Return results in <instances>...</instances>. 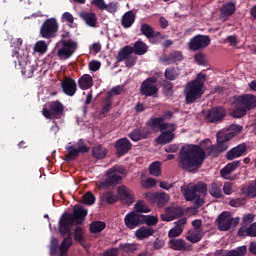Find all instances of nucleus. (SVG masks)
<instances>
[{"instance_id": "obj_39", "label": "nucleus", "mask_w": 256, "mask_h": 256, "mask_svg": "<svg viewBox=\"0 0 256 256\" xmlns=\"http://www.w3.org/2000/svg\"><path fill=\"white\" fill-rule=\"evenodd\" d=\"M235 108L231 111L230 115L234 119H241V117H245L247 115V110L240 106L237 101H234Z\"/></svg>"}, {"instance_id": "obj_26", "label": "nucleus", "mask_w": 256, "mask_h": 256, "mask_svg": "<svg viewBox=\"0 0 256 256\" xmlns=\"http://www.w3.org/2000/svg\"><path fill=\"white\" fill-rule=\"evenodd\" d=\"M165 213L161 215L162 221H173V219H177V217H183L185 212L181 207H167L165 208Z\"/></svg>"}, {"instance_id": "obj_53", "label": "nucleus", "mask_w": 256, "mask_h": 256, "mask_svg": "<svg viewBox=\"0 0 256 256\" xmlns=\"http://www.w3.org/2000/svg\"><path fill=\"white\" fill-rule=\"evenodd\" d=\"M102 201H105L109 205L115 204L116 201H118V198L113 192H106L102 195Z\"/></svg>"}, {"instance_id": "obj_14", "label": "nucleus", "mask_w": 256, "mask_h": 256, "mask_svg": "<svg viewBox=\"0 0 256 256\" xmlns=\"http://www.w3.org/2000/svg\"><path fill=\"white\" fill-rule=\"evenodd\" d=\"M157 78L149 77L141 83L140 93L145 95V97H153L159 93V88H157Z\"/></svg>"}, {"instance_id": "obj_48", "label": "nucleus", "mask_w": 256, "mask_h": 256, "mask_svg": "<svg viewBox=\"0 0 256 256\" xmlns=\"http://www.w3.org/2000/svg\"><path fill=\"white\" fill-rule=\"evenodd\" d=\"M159 223V218L153 215H143L142 225H147L148 227H153Z\"/></svg>"}, {"instance_id": "obj_30", "label": "nucleus", "mask_w": 256, "mask_h": 256, "mask_svg": "<svg viewBox=\"0 0 256 256\" xmlns=\"http://www.w3.org/2000/svg\"><path fill=\"white\" fill-rule=\"evenodd\" d=\"M135 19H137V15L134 14L132 10L127 11L123 14L121 19V25L124 29H129L133 27V23H135Z\"/></svg>"}, {"instance_id": "obj_17", "label": "nucleus", "mask_w": 256, "mask_h": 256, "mask_svg": "<svg viewBox=\"0 0 256 256\" xmlns=\"http://www.w3.org/2000/svg\"><path fill=\"white\" fill-rule=\"evenodd\" d=\"M58 230L61 237H65L59 246L60 256H65L69 253V249L71 245H73V238H71V229L69 228V232L61 231V224H58Z\"/></svg>"}, {"instance_id": "obj_5", "label": "nucleus", "mask_w": 256, "mask_h": 256, "mask_svg": "<svg viewBox=\"0 0 256 256\" xmlns=\"http://www.w3.org/2000/svg\"><path fill=\"white\" fill-rule=\"evenodd\" d=\"M12 57H16V60H14L15 67H17L18 63L23 77L31 79L33 73L37 71V63H31V61H29V52L24 50L15 51V54H13Z\"/></svg>"}, {"instance_id": "obj_54", "label": "nucleus", "mask_w": 256, "mask_h": 256, "mask_svg": "<svg viewBox=\"0 0 256 256\" xmlns=\"http://www.w3.org/2000/svg\"><path fill=\"white\" fill-rule=\"evenodd\" d=\"M118 249L124 251V253H135V251H137V245L129 243L120 244Z\"/></svg>"}, {"instance_id": "obj_9", "label": "nucleus", "mask_w": 256, "mask_h": 256, "mask_svg": "<svg viewBox=\"0 0 256 256\" xmlns=\"http://www.w3.org/2000/svg\"><path fill=\"white\" fill-rule=\"evenodd\" d=\"M59 33V22L56 18L46 19L40 27V35L43 39H55Z\"/></svg>"}, {"instance_id": "obj_56", "label": "nucleus", "mask_w": 256, "mask_h": 256, "mask_svg": "<svg viewBox=\"0 0 256 256\" xmlns=\"http://www.w3.org/2000/svg\"><path fill=\"white\" fill-rule=\"evenodd\" d=\"M76 150L78 151V155H79L80 153H82V154L89 153L90 148H89V146L85 145V140L80 139L78 141V146H77Z\"/></svg>"}, {"instance_id": "obj_38", "label": "nucleus", "mask_w": 256, "mask_h": 256, "mask_svg": "<svg viewBox=\"0 0 256 256\" xmlns=\"http://www.w3.org/2000/svg\"><path fill=\"white\" fill-rule=\"evenodd\" d=\"M147 49H149L147 44H145V42L141 40H138L134 43L132 47V53H134L135 55H145V53H147Z\"/></svg>"}, {"instance_id": "obj_58", "label": "nucleus", "mask_w": 256, "mask_h": 256, "mask_svg": "<svg viewBox=\"0 0 256 256\" xmlns=\"http://www.w3.org/2000/svg\"><path fill=\"white\" fill-rule=\"evenodd\" d=\"M194 61H196L198 65H207V56L202 52H199L195 54Z\"/></svg>"}, {"instance_id": "obj_32", "label": "nucleus", "mask_w": 256, "mask_h": 256, "mask_svg": "<svg viewBox=\"0 0 256 256\" xmlns=\"http://www.w3.org/2000/svg\"><path fill=\"white\" fill-rule=\"evenodd\" d=\"M155 233V229L147 226H142L138 230H136L135 235L139 241H143V239H148V237L153 236Z\"/></svg>"}, {"instance_id": "obj_41", "label": "nucleus", "mask_w": 256, "mask_h": 256, "mask_svg": "<svg viewBox=\"0 0 256 256\" xmlns=\"http://www.w3.org/2000/svg\"><path fill=\"white\" fill-rule=\"evenodd\" d=\"M235 11H237V8L233 2L223 5L220 9L221 15H224L225 17H231Z\"/></svg>"}, {"instance_id": "obj_46", "label": "nucleus", "mask_w": 256, "mask_h": 256, "mask_svg": "<svg viewBox=\"0 0 256 256\" xmlns=\"http://www.w3.org/2000/svg\"><path fill=\"white\" fill-rule=\"evenodd\" d=\"M85 229L83 227L77 226L74 229V240L77 243H80V245H83V242L85 241Z\"/></svg>"}, {"instance_id": "obj_7", "label": "nucleus", "mask_w": 256, "mask_h": 256, "mask_svg": "<svg viewBox=\"0 0 256 256\" xmlns=\"http://www.w3.org/2000/svg\"><path fill=\"white\" fill-rule=\"evenodd\" d=\"M121 175H125V168L121 166H114L110 168L106 173L107 179L100 183V187L102 189H107L121 184V181H123V177Z\"/></svg>"}, {"instance_id": "obj_8", "label": "nucleus", "mask_w": 256, "mask_h": 256, "mask_svg": "<svg viewBox=\"0 0 256 256\" xmlns=\"http://www.w3.org/2000/svg\"><path fill=\"white\" fill-rule=\"evenodd\" d=\"M181 191L184 195V199L187 201H195V198L199 195L205 197L207 195V184L205 182H199L192 186L181 187Z\"/></svg>"}, {"instance_id": "obj_15", "label": "nucleus", "mask_w": 256, "mask_h": 256, "mask_svg": "<svg viewBox=\"0 0 256 256\" xmlns=\"http://www.w3.org/2000/svg\"><path fill=\"white\" fill-rule=\"evenodd\" d=\"M145 199L152 203V205H157L158 207H165L169 203V194L165 192H147L145 194Z\"/></svg>"}, {"instance_id": "obj_36", "label": "nucleus", "mask_w": 256, "mask_h": 256, "mask_svg": "<svg viewBox=\"0 0 256 256\" xmlns=\"http://www.w3.org/2000/svg\"><path fill=\"white\" fill-rule=\"evenodd\" d=\"M111 94H107L106 97L103 98L101 103V112L100 115H107L109 111H111V107H113V100Z\"/></svg>"}, {"instance_id": "obj_35", "label": "nucleus", "mask_w": 256, "mask_h": 256, "mask_svg": "<svg viewBox=\"0 0 256 256\" xmlns=\"http://www.w3.org/2000/svg\"><path fill=\"white\" fill-rule=\"evenodd\" d=\"M168 245L174 251H185L187 249V244L183 239L172 238L169 240Z\"/></svg>"}, {"instance_id": "obj_27", "label": "nucleus", "mask_w": 256, "mask_h": 256, "mask_svg": "<svg viewBox=\"0 0 256 256\" xmlns=\"http://www.w3.org/2000/svg\"><path fill=\"white\" fill-rule=\"evenodd\" d=\"M149 135H151V132L147 128H136L128 134V137L131 141L137 142L149 139Z\"/></svg>"}, {"instance_id": "obj_44", "label": "nucleus", "mask_w": 256, "mask_h": 256, "mask_svg": "<svg viewBox=\"0 0 256 256\" xmlns=\"http://www.w3.org/2000/svg\"><path fill=\"white\" fill-rule=\"evenodd\" d=\"M164 77L167 81H175L179 77V71L175 67L166 68L164 72Z\"/></svg>"}, {"instance_id": "obj_57", "label": "nucleus", "mask_w": 256, "mask_h": 256, "mask_svg": "<svg viewBox=\"0 0 256 256\" xmlns=\"http://www.w3.org/2000/svg\"><path fill=\"white\" fill-rule=\"evenodd\" d=\"M181 233H183V228L179 226H175L174 228L169 230L168 237L170 239H175V237H179Z\"/></svg>"}, {"instance_id": "obj_62", "label": "nucleus", "mask_w": 256, "mask_h": 256, "mask_svg": "<svg viewBox=\"0 0 256 256\" xmlns=\"http://www.w3.org/2000/svg\"><path fill=\"white\" fill-rule=\"evenodd\" d=\"M99 69H101V62L97 60H92L89 62L90 71L96 72V71H99Z\"/></svg>"}, {"instance_id": "obj_12", "label": "nucleus", "mask_w": 256, "mask_h": 256, "mask_svg": "<svg viewBox=\"0 0 256 256\" xmlns=\"http://www.w3.org/2000/svg\"><path fill=\"white\" fill-rule=\"evenodd\" d=\"M211 45V38L207 35H195L193 36L189 43H188V48L190 51H203L204 49H207Z\"/></svg>"}, {"instance_id": "obj_43", "label": "nucleus", "mask_w": 256, "mask_h": 256, "mask_svg": "<svg viewBox=\"0 0 256 256\" xmlns=\"http://www.w3.org/2000/svg\"><path fill=\"white\" fill-rule=\"evenodd\" d=\"M107 224L103 221H94L90 224V233H101L104 231Z\"/></svg>"}, {"instance_id": "obj_22", "label": "nucleus", "mask_w": 256, "mask_h": 256, "mask_svg": "<svg viewBox=\"0 0 256 256\" xmlns=\"http://www.w3.org/2000/svg\"><path fill=\"white\" fill-rule=\"evenodd\" d=\"M247 155V144L241 143L230 149L225 157L227 161H234V159H239V157H245Z\"/></svg>"}, {"instance_id": "obj_64", "label": "nucleus", "mask_w": 256, "mask_h": 256, "mask_svg": "<svg viewBox=\"0 0 256 256\" xmlns=\"http://www.w3.org/2000/svg\"><path fill=\"white\" fill-rule=\"evenodd\" d=\"M104 11H107L108 13H115L117 11V4H115V2L105 4Z\"/></svg>"}, {"instance_id": "obj_45", "label": "nucleus", "mask_w": 256, "mask_h": 256, "mask_svg": "<svg viewBox=\"0 0 256 256\" xmlns=\"http://www.w3.org/2000/svg\"><path fill=\"white\" fill-rule=\"evenodd\" d=\"M134 213H138V215H141V213H151V209L148 208L147 205H145V202L143 200H139L134 205Z\"/></svg>"}, {"instance_id": "obj_31", "label": "nucleus", "mask_w": 256, "mask_h": 256, "mask_svg": "<svg viewBox=\"0 0 256 256\" xmlns=\"http://www.w3.org/2000/svg\"><path fill=\"white\" fill-rule=\"evenodd\" d=\"M78 86L82 91H87L93 87V77L89 74H84L78 79Z\"/></svg>"}, {"instance_id": "obj_24", "label": "nucleus", "mask_w": 256, "mask_h": 256, "mask_svg": "<svg viewBox=\"0 0 256 256\" xmlns=\"http://www.w3.org/2000/svg\"><path fill=\"white\" fill-rule=\"evenodd\" d=\"M62 91L68 97L77 93V82L71 77H65L61 82Z\"/></svg>"}, {"instance_id": "obj_28", "label": "nucleus", "mask_w": 256, "mask_h": 256, "mask_svg": "<svg viewBox=\"0 0 256 256\" xmlns=\"http://www.w3.org/2000/svg\"><path fill=\"white\" fill-rule=\"evenodd\" d=\"M175 130L168 129L167 131L163 130L162 133L156 138L158 145H167L175 139Z\"/></svg>"}, {"instance_id": "obj_13", "label": "nucleus", "mask_w": 256, "mask_h": 256, "mask_svg": "<svg viewBox=\"0 0 256 256\" xmlns=\"http://www.w3.org/2000/svg\"><path fill=\"white\" fill-rule=\"evenodd\" d=\"M62 48L58 49V57H62L63 59H69L73 57L75 51H77V41L73 39L61 40Z\"/></svg>"}, {"instance_id": "obj_29", "label": "nucleus", "mask_w": 256, "mask_h": 256, "mask_svg": "<svg viewBox=\"0 0 256 256\" xmlns=\"http://www.w3.org/2000/svg\"><path fill=\"white\" fill-rule=\"evenodd\" d=\"M79 17L88 27H97V14L83 11L80 12Z\"/></svg>"}, {"instance_id": "obj_37", "label": "nucleus", "mask_w": 256, "mask_h": 256, "mask_svg": "<svg viewBox=\"0 0 256 256\" xmlns=\"http://www.w3.org/2000/svg\"><path fill=\"white\" fill-rule=\"evenodd\" d=\"M131 54H133V47L131 46H124L117 54L116 59L118 61V63H121L127 59H129V57H131Z\"/></svg>"}, {"instance_id": "obj_52", "label": "nucleus", "mask_w": 256, "mask_h": 256, "mask_svg": "<svg viewBox=\"0 0 256 256\" xmlns=\"http://www.w3.org/2000/svg\"><path fill=\"white\" fill-rule=\"evenodd\" d=\"M34 51L35 53H40L41 55H44V53H47V43L43 40L36 42L34 45Z\"/></svg>"}, {"instance_id": "obj_40", "label": "nucleus", "mask_w": 256, "mask_h": 256, "mask_svg": "<svg viewBox=\"0 0 256 256\" xmlns=\"http://www.w3.org/2000/svg\"><path fill=\"white\" fill-rule=\"evenodd\" d=\"M92 155L95 159H105V157H107V148L103 145L94 146L92 149Z\"/></svg>"}, {"instance_id": "obj_33", "label": "nucleus", "mask_w": 256, "mask_h": 256, "mask_svg": "<svg viewBox=\"0 0 256 256\" xmlns=\"http://www.w3.org/2000/svg\"><path fill=\"white\" fill-rule=\"evenodd\" d=\"M238 237H256V222L250 224V227H240L237 232Z\"/></svg>"}, {"instance_id": "obj_19", "label": "nucleus", "mask_w": 256, "mask_h": 256, "mask_svg": "<svg viewBox=\"0 0 256 256\" xmlns=\"http://www.w3.org/2000/svg\"><path fill=\"white\" fill-rule=\"evenodd\" d=\"M124 223L127 229H136L139 225H143V214L129 212L124 218Z\"/></svg>"}, {"instance_id": "obj_50", "label": "nucleus", "mask_w": 256, "mask_h": 256, "mask_svg": "<svg viewBox=\"0 0 256 256\" xmlns=\"http://www.w3.org/2000/svg\"><path fill=\"white\" fill-rule=\"evenodd\" d=\"M95 194L91 191L86 192L83 196H82V203L84 205H95Z\"/></svg>"}, {"instance_id": "obj_59", "label": "nucleus", "mask_w": 256, "mask_h": 256, "mask_svg": "<svg viewBox=\"0 0 256 256\" xmlns=\"http://www.w3.org/2000/svg\"><path fill=\"white\" fill-rule=\"evenodd\" d=\"M220 131H229V133H233V137H235L237 133H241V131H243V126L232 124L230 125L229 129L220 130Z\"/></svg>"}, {"instance_id": "obj_63", "label": "nucleus", "mask_w": 256, "mask_h": 256, "mask_svg": "<svg viewBox=\"0 0 256 256\" xmlns=\"http://www.w3.org/2000/svg\"><path fill=\"white\" fill-rule=\"evenodd\" d=\"M229 205L231 207H241V205H245V199L243 198L232 199L230 200Z\"/></svg>"}, {"instance_id": "obj_6", "label": "nucleus", "mask_w": 256, "mask_h": 256, "mask_svg": "<svg viewBox=\"0 0 256 256\" xmlns=\"http://www.w3.org/2000/svg\"><path fill=\"white\" fill-rule=\"evenodd\" d=\"M169 119H173V112L166 111L161 117H151L146 122V126L152 129L157 127L159 131H167V129H171V131H177L176 124L165 122L169 121Z\"/></svg>"}, {"instance_id": "obj_18", "label": "nucleus", "mask_w": 256, "mask_h": 256, "mask_svg": "<svg viewBox=\"0 0 256 256\" xmlns=\"http://www.w3.org/2000/svg\"><path fill=\"white\" fill-rule=\"evenodd\" d=\"M234 99L237 101L238 105L242 106L247 111H251V109H255L256 107V96L253 94L235 96Z\"/></svg>"}, {"instance_id": "obj_61", "label": "nucleus", "mask_w": 256, "mask_h": 256, "mask_svg": "<svg viewBox=\"0 0 256 256\" xmlns=\"http://www.w3.org/2000/svg\"><path fill=\"white\" fill-rule=\"evenodd\" d=\"M90 4L97 7L100 11H105V0H92Z\"/></svg>"}, {"instance_id": "obj_49", "label": "nucleus", "mask_w": 256, "mask_h": 256, "mask_svg": "<svg viewBox=\"0 0 256 256\" xmlns=\"http://www.w3.org/2000/svg\"><path fill=\"white\" fill-rule=\"evenodd\" d=\"M66 150L68 151V154L66 155L65 161H75V159L79 157V151L75 146H68Z\"/></svg>"}, {"instance_id": "obj_3", "label": "nucleus", "mask_w": 256, "mask_h": 256, "mask_svg": "<svg viewBox=\"0 0 256 256\" xmlns=\"http://www.w3.org/2000/svg\"><path fill=\"white\" fill-rule=\"evenodd\" d=\"M206 76L199 73L195 80L189 81L184 89L185 102L187 105L195 103L197 99H201L205 93L203 87H205Z\"/></svg>"}, {"instance_id": "obj_23", "label": "nucleus", "mask_w": 256, "mask_h": 256, "mask_svg": "<svg viewBox=\"0 0 256 256\" xmlns=\"http://www.w3.org/2000/svg\"><path fill=\"white\" fill-rule=\"evenodd\" d=\"M117 193L119 199L122 200V202L125 203L126 205H131L135 203V194H133V191L127 188V186H119L117 189Z\"/></svg>"}, {"instance_id": "obj_2", "label": "nucleus", "mask_w": 256, "mask_h": 256, "mask_svg": "<svg viewBox=\"0 0 256 256\" xmlns=\"http://www.w3.org/2000/svg\"><path fill=\"white\" fill-rule=\"evenodd\" d=\"M85 217H87V209L83 208L81 205H75L73 214L67 212L63 213L58 225H61V231L63 233H69V229L71 230L74 223L76 225H83Z\"/></svg>"}, {"instance_id": "obj_4", "label": "nucleus", "mask_w": 256, "mask_h": 256, "mask_svg": "<svg viewBox=\"0 0 256 256\" xmlns=\"http://www.w3.org/2000/svg\"><path fill=\"white\" fill-rule=\"evenodd\" d=\"M206 76L199 73L195 80L189 81L184 89L185 102L187 105L195 103L197 99H201L205 93L203 87H205Z\"/></svg>"}, {"instance_id": "obj_20", "label": "nucleus", "mask_w": 256, "mask_h": 256, "mask_svg": "<svg viewBox=\"0 0 256 256\" xmlns=\"http://www.w3.org/2000/svg\"><path fill=\"white\" fill-rule=\"evenodd\" d=\"M241 167V161L236 160L228 163L225 167L220 170V175L227 181H235V176L231 175L233 171H237Z\"/></svg>"}, {"instance_id": "obj_55", "label": "nucleus", "mask_w": 256, "mask_h": 256, "mask_svg": "<svg viewBox=\"0 0 256 256\" xmlns=\"http://www.w3.org/2000/svg\"><path fill=\"white\" fill-rule=\"evenodd\" d=\"M162 88L165 95H169L170 97L171 95H173V83L170 82L169 80H164L162 82Z\"/></svg>"}, {"instance_id": "obj_51", "label": "nucleus", "mask_w": 256, "mask_h": 256, "mask_svg": "<svg viewBox=\"0 0 256 256\" xmlns=\"http://www.w3.org/2000/svg\"><path fill=\"white\" fill-rule=\"evenodd\" d=\"M149 172L150 175H153L154 177H159V175H161V162H153L149 167Z\"/></svg>"}, {"instance_id": "obj_42", "label": "nucleus", "mask_w": 256, "mask_h": 256, "mask_svg": "<svg viewBox=\"0 0 256 256\" xmlns=\"http://www.w3.org/2000/svg\"><path fill=\"white\" fill-rule=\"evenodd\" d=\"M209 194L214 199H221L223 197V192L221 190V184L219 183H212L211 188L209 190Z\"/></svg>"}, {"instance_id": "obj_10", "label": "nucleus", "mask_w": 256, "mask_h": 256, "mask_svg": "<svg viewBox=\"0 0 256 256\" xmlns=\"http://www.w3.org/2000/svg\"><path fill=\"white\" fill-rule=\"evenodd\" d=\"M219 231H229L231 227H237L239 217L233 218L231 212L224 211L216 219Z\"/></svg>"}, {"instance_id": "obj_1", "label": "nucleus", "mask_w": 256, "mask_h": 256, "mask_svg": "<svg viewBox=\"0 0 256 256\" xmlns=\"http://www.w3.org/2000/svg\"><path fill=\"white\" fill-rule=\"evenodd\" d=\"M233 133L229 131H219L216 135L217 143L204 146V149L195 144L184 146L179 152L178 165L183 171L197 173L203 167L207 155L219 157L229 149V141L233 139Z\"/></svg>"}, {"instance_id": "obj_25", "label": "nucleus", "mask_w": 256, "mask_h": 256, "mask_svg": "<svg viewBox=\"0 0 256 256\" xmlns=\"http://www.w3.org/2000/svg\"><path fill=\"white\" fill-rule=\"evenodd\" d=\"M160 61L164 65H175V63H181V61H183V52L173 50L169 54L163 55L160 58Z\"/></svg>"}, {"instance_id": "obj_16", "label": "nucleus", "mask_w": 256, "mask_h": 256, "mask_svg": "<svg viewBox=\"0 0 256 256\" xmlns=\"http://www.w3.org/2000/svg\"><path fill=\"white\" fill-rule=\"evenodd\" d=\"M227 116V111L221 106H216L206 113V121L208 123H221Z\"/></svg>"}, {"instance_id": "obj_60", "label": "nucleus", "mask_w": 256, "mask_h": 256, "mask_svg": "<svg viewBox=\"0 0 256 256\" xmlns=\"http://www.w3.org/2000/svg\"><path fill=\"white\" fill-rule=\"evenodd\" d=\"M57 251H59V240L53 238L50 245V255H57Z\"/></svg>"}, {"instance_id": "obj_47", "label": "nucleus", "mask_w": 256, "mask_h": 256, "mask_svg": "<svg viewBox=\"0 0 256 256\" xmlns=\"http://www.w3.org/2000/svg\"><path fill=\"white\" fill-rule=\"evenodd\" d=\"M140 31L147 39H153L154 29L147 23L141 24Z\"/></svg>"}, {"instance_id": "obj_11", "label": "nucleus", "mask_w": 256, "mask_h": 256, "mask_svg": "<svg viewBox=\"0 0 256 256\" xmlns=\"http://www.w3.org/2000/svg\"><path fill=\"white\" fill-rule=\"evenodd\" d=\"M63 111H65V106L59 100H56L50 102L48 108H43L42 114L46 119H61Z\"/></svg>"}, {"instance_id": "obj_34", "label": "nucleus", "mask_w": 256, "mask_h": 256, "mask_svg": "<svg viewBox=\"0 0 256 256\" xmlns=\"http://www.w3.org/2000/svg\"><path fill=\"white\" fill-rule=\"evenodd\" d=\"M203 237H205L203 230H189L186 239L190 241V243H199Z\"/></svg>"}, {"instance_id": "obj_21", "label": "nucleus", "mask_w": 256, "mask_h": 256, "mask_svg": "<svg viewBox=\"0 0 256 256\" xmlns=\"http://www.w3.org/2000/svg\"><path fill=\"white\" fill-rule=\"evenodd\" d=\"M114 147L117 157H123L129 153L130 149H133V144L127 138H120L115 142Z\"/></svg>"}]
</instances>
